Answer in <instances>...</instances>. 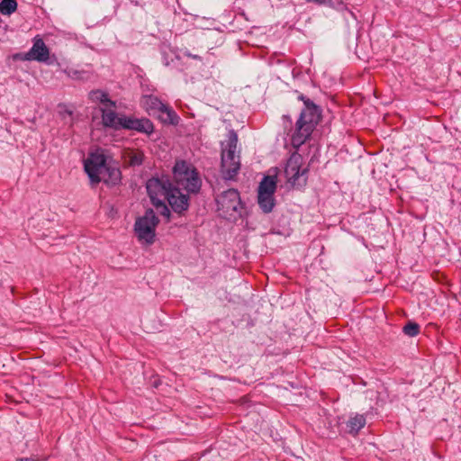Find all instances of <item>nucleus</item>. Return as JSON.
<instances>
[{"label":"nucleus","mask_w":461,"mask_h":461,"mask_svg":"<svg viewBox=\"0 0 461 461\" xmlns=\"http://www.w3.org/2000/svg\"><path fill=\"white\" fill-rule=\"evenodd\" d=\"M17 2L15 0H2L0 3V13L4 15H10L15 12Z\"/></svg>","instance_id":"dca6fc26"},{"label":"nucleus","mask_w":461,"mask_h":461,"mask_svg":"<svg viewBox=\"0 0 461 461\" xmlns=\"http://www.w3.org/2000/svg\"><path fill=\"white\" fill-rule=\"evenodd\" d=\"M146 188L151 203L158 212L168 218L170 211L165 203V200H167V196L173 189L172 185L167 179L152 177L148 180Z\"/></svg>","instance_id":"423d86ee"},{"label":"nucleus","mask_w":461,"mask_h":461,"mask_svg":"<svg viewBox=\"0 0 461 461\" xmlns=\"http://www.w3.org/2000/svg\"><path fill=\"white\" fill-rule=\"evenodd\" d=\"M276 176H266L259 183L258 188V203L265 213L272 212L276 204L274 195L276 190Z\"/></svg>","instance_id":"1a4fd4ad"},{"label":"nucleus","mask_w":461,"mask_h":461,"mask_svg":"<svg viewBox=\"0 0 461 461\" xmlns=\"http://www.w3.org/2000/svg\"><path fill=\"white\" fill-rule=\"evenodd\" d=\"M305 107L297 121L296 131L292 136V144L299 147L309 138L321 118V112L310 100L304 101Z\"/></svg>","instance_id":"20e7f679"},{"label":"nucleus","mask_w":461,"mask_h":461,"mask_svg":"<svg viewBox=\"0 0 461 461\" xmlns=\"http://www.w3.org/2000/svg\"><path fill=\"white\" fill-rule=\"evenodd\" d=\"M158 223V219L152 210H148L143 216L136 220L134 231L140 243L150 245L155 241Z\"/></svg>","instance_id":"0eeeda50"},{"label":"nucleus","mask_w":461,"mask_h":461,"mask_svg":"<svg viewBox=\"0 0 461 461\" xmlns=\"http://www.w3.org/2000/svg\"><path fill=\"white\" fill-rule=\"evenodd\" d=\"M89 99L102 107H114L115 103L109 99L108 95L102 90H93L89 93Z\"/></svg>","instance_id":"4468645a"},{"label":"nucleus","mask_w":461,"mask_h":461,"mask_svg":"<svg viewBox=\"0 0 461 461\" xmlns=\"http://www.w3.org/2000/svg\"><path fill=\"white\" fill-rule=\"evenodd\" d=\"M185 55H186V56H188V57H191V58H193V59H200V57H199V56H197V55H194V54H191V53H189V52H186V53H185Z\"/></svg>","instance_id":"412c9836"},{"label":"nucleus","mask_w":461,"mask_h":461,"mask_svg":"<svg viewBox=\"0 0 461 461\" xmlns=\"http://www.w3.org/2000/svg\"><path fill=\"white\" fill-rule=\"evenodd\" d=\"M141 104L149 113L161 112L165 104L156 96L145 95L142 97Z\"/></svg>","instance_id":"ddd939ff"},{"label":"nucleus","mask_w":461,"mask_h":461,"mask_svg":"<svg viewBox=\"0 0 461 461\" xmlns=\"http://www.w3.org/2000/svg\"><path fill=\"white\" fill-rule=\"evenodd\" d=\"M64 73L68 77L75 80H83L86 78V72L75 68H67L64 70Z\"/></svg>","instance_id":"a211bd4d"},{"label":"nucleus","mask_w":461,"mask_h":461,"mask_svg":"<svg viewBox=\"0 0 461 461\" xmlns=\"http://www.w3.org/2000/svg\"><path fill=\"white\" fill-rule=\"evenodd\" d=\"M221 173L224 179H233L240 168V152L238 151V135L230 130L228 139L221 142Z\"/></svg>","instance_id":"7ed1b4c3"},{"label":"nucleus","mask_w":461,"mask_h":461,"mask_svg":"<svg viewBox=\"0 0 461 461\" xmlns=\"http://www.w3.org/2000/svg\"><path fill=\"white\" fill-rule=\"evenodd\" d=\"M218 212L221 216L232 220L239 214L240 198L237 190L229 189L222 192L216 199Z\"/></svg>","instance_id":"9d476101"},{"label":"nucleus","mask_w":461,"mask_h":461,"mask_svg":"<svg viewBox=\"0 0 461 461\" xmlns=\"http://www.w3.org/2000/svg\"><path fill=\"white\" fill-rule=\"evenodd\" d=\"M113 107H101L102 122L105 127L114 130L126 129L150 134L153 130L152 122L146 118H135L131 116H119Z\"/></svg>","instance_id":"f03ea898"},{"label":"nucleus","mask_w":461,"mask_h":461,"mask_svg":"<svg viewBox=\"0 0 461 461\" xmlns=\"http://www.w3.org/2000/svg\"><path fill=\"white\" fill-rule=\"evenodd\" d=\"M19 461H37V460L32 459V458H22Z\"/></svg>","instance_id":"4be33fe9"},{"label":"nucleus","mask_w":461,"mask_h":461,"mask_svg":"<svg viewBox=\"0 0 461 461\" xmlns=\"http://www.w3.org/2000/svg\"><path fill=\"white\" fill-rule=\"evenodd\" d=\"M50 58V50L40 37H35L32 47L24 55L25 60H34L38 62L47 63Z\"/></svg>","instance_id":"9b49d317"},{"label":"nucleus","mask_w":461,"mask_h":461,"mask_svg":"<svg viewBox=\"0 0 461 461\" xmlns=\"http://www.w3.org/2000/svg\"><path fill=\"white\" fill-rule=\"evenodd\" d=\"M306 174L307 167L303 166V157L297 152L293 153L285 167L287 182L293 186H303L307 180Z\"/></svg>","instance_id":"6e6552de"},{"label":"nucleus","mask_w":461,"mask_h":461,"mask_svg":"<svg viewBox=\"0 0 461 461\" xmlns=\"http://www.w3.org/2000/svg\"><path fill=\"white\" fill-rule=\"evenodd\" d=\"M176 188H183L188 193H197L201 188V179L195 168L189 163L179 160L173 167Z\"/></svg>","instance_id":"39448f33"},{"label":"nucleus","mask_w":461,"mask_h":461,"mask_svg":"<svg viewBox=\"0 0 461 461\" xmlns=\"http://www.w3.org/2000/svg\"><path fill=\"white\" fill-rule=\"evenodd\" d=\"M85 170L92 183L104 182L107 185H116L121 179V172L116 167L106 165L104 154L91 153L85 161Z\"/></svg>","instance_id":"f257e3e1"},{"label":"nucleus","mask_w":461,"mask_h":461,"mask_svg":"<svg viewBox=\"0 0 461 461\" xmlns=\"http://www.w3.org/2000/svg\"><path fill=\"white\" fill-rule=\"evenodd\" d=\"M419 331L420 327L415 322H409L403 327V332L410 337L416 336L419 333Z\"/></svg>","instance_id":"6ab92c4d"},{"label":"nucleus","mask_w":461,"mask_h":461,"mask_svg":"<svg viewBox=\"0 0 461 461\" xmlns=\"http://www.w3.org/2000/svg\"><path fill=\"white\" fill-rule=\"evenodd\" d=\"M366 424V419L363 415L356 414L348 421V431L357 434Z\"/></svg>","instance_id":"2eb2a0df"},{"label":"nucleus","mask_w":461,"mask_h":461,"mask_svg":"<svg viewBox=\"0 0 461 461\" xmlns=\"http://www.w3.org/2000/svg\"><path fill=\"white\" fill-rule=\"evenodd\" d=\"M161 113H164L167 114V118L166 120L167 122H169L170 123L176 124L178 122V117L176 114V113L171 108L167 106L166 104H165L164 108L162 109Z\"/></svg>","instance_id":"aec40b11"},{"label":"nucleus","mask_w":461,"mask_h":461,"mask_svg":"<svg viewBox=\"0 0 461 461\" xmlns=\"http://www.w3.org/2000/svg\"><path fill=\"white\" fill-rule=\"evenodd\" d=\"M143 153L141 151H129L126 154V158L131 166H139L143 161Z\"/></svg>","instance_id":"f3484780"},{"label":"nucleus","mask_w":461,"mask_h":461,"mask_svg":"<svg viewBox=\"0 0 461 461\" xmlns=\"http://www.w3.org/2000/svg\"><path fill=\"white\" fill-rule=\"evenodd\" d=\"M167 202L176 212L181 213L188 209L189 196L183 194L180 189L173 188L167 196Z\"/></svg>","instance_id":"f8f14e48"}]
</instances>
